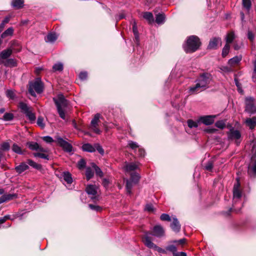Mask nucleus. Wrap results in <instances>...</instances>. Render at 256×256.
Wrapping results in <instances>:
<instances>
[{"label":"nucleus","mask_w":256,"mask_h":256,"mask_svg":"<svg viewBox=\"0 0 256 256\" xmlns=\"http://www.w3.org/2000/svg\"><path fill=\"white\" fill-rule=\"evenodd\" d=\"M142 242L148 248L153 249L160 253L166 254L168 252H171L174 256H176V240L170 242L166 246V249H162L153 243L148 236V232H146L142 238Z\"/></svg>","instance_id":"obj_1"},{"label":"nucleus","mask_w":256,"mask_h":256,"mask_svg":"<svg viewBox=\"0 0 256 256\" xmlns=\"http://www.w3.org/2000/svg\"><path fill=\"white\" fill-rule=\"evenodd\" d=\"M212 76L208 72H204L200 74L198 78L196 80V84L194 86L190 88V91L192 94L198 93L208 88V84L212 82Z\"/></svg>","instance_id":"obj_2"},{"label":"nucleus","mask_w":256,"mask_h":256,"mask_svg":"<svg viewBox=\"0 0 256 256\" xmlns=\"http://www.w3.org/2000/svg\"><path fill=\"white\" fill-rule=\"evenodd\" d=\"M201 45L200 38L196 36L192 35L186 38L182 48L186 53L192 54L199 50Z\"/></svg>","instance_id":"obj_3"},{"label":"nucleus","mask_w":256,"mask_h":256,"mask_svg":"<svg viewBox=\"0 0 256 256\" xmlns=\"http://www.w3.org/2000/svg\"><path fill=\"white\" fill-rule=\"evenodd\" d=\"M236 182L234 184L233 188V200H232V206L230 208V210H234L236 212L240 211L241 206H238L237 205L240 201V198L242 196V192L240 190V183L236 180ZM240 206H242L241 202H240Z\"/></svg>","instance_id":"obj_4"},{"label":"nucleus","mask_w":256,"mask_h":256,"mask_svg":"<svg viewBox=\"0 0 256 256\" xmlns=\"http://www.w3.org/2000/svg\"><path fill=\"white\" fill-rule=\"evenodd\" d=\"M44 84L40 78H36L34 81L29 83L28 92L33 96H36V92L40 94L43 92Z\"/></svg>","instance_id":"obj_5"},{"label":"nucleus","mask_w":256,"mask_h":256,"mask_svg":"<svg viewBox=\"0 0 256 256\" xmlns=\"http://www.w3.org/2000/svg\"><path fill=\"white\" fill-rule=\"evenodd\" d=\"M18 108L30 122L35 121L36 117L32 107L23 102H20L18 104Z\"/></svg>","instance_id":"obj_6"},{"label":"nucleus","mask_w":256,"mask_h":256,"mask_svg":"<svg viewBox=\"0 0 256 256\" xmlns=\"http://www.w3.org/2000/svg\"><path fill=\"white\" fill-rule=\"evenodd\" d=\"M100 116V114H95L89 126V128L96 134H100L101 133V130L98 128Z\"/></svg>","instance_id":"obj_7"},{"label":"nucleus","mask_w":256,"mask_h":256,"mask_svg":"<svg viewBox=\"0 0 256 256\" xmlns=\"http://www.w3.org/2000/svg\"><path fill=\"white\" fill-rule=\"evenodd\" d=\"M254 98L252 97L246 98L245 110L250 114L256 113V106L254 105Z\"/></svg>","instance_id":"obj_8"},{"label":"nucleus","mask_w":256,"mask_h":256,"mask_svg":"<svg viewBox=\"0 0 256 256\" xmlns=\"http://www.w3.org/2000/svg\"><path fill=\"white\" fill-rule=\"evenodd\" d=\"M56 142H57L58 144L65 151L67 152H71L72 151V146L62 138L59 136L56 137Z\"/></svg>","instance_id":"obj_9"},{"label":"nucleus","mask_w":256,"mask_h":256,"mask_svg":"<svg viewBox=\"0 0 256 256\" xmlns=\"http://www.w3.org/2000/svg\"><path fill=\"white\" fill-rule=\"evenodd\" d=\"M216 115H208L200 116L198 119V122H200L205 125H210L214 123Z\"/></svg>","instance_id":"obj_10"},{"label":"nucleus","mask_w":256,"mask_h":256,"mask_svg":"<svg viewBox=\"0 0 256 256\" xmlns=\"http://www.w3.org/2000/svg\"><path fill=\"white\" fill-rule=\"evenodd\" d=\"M151 234L158 238H161L164 236V230L160 225L155 226L152 230Z\"/></svg>","instance_id":"obj_11"},{"label":"nucleus","mask_w":256,"mask_h":256,"mask_svg":"<svg viewBox=\"0 0 256 256\" xmlns=\"http://www.w3.org/2000/svg\"><path fill=\"white\" fill-rule=\"evenodd\" d=\"M53 100L57 108L58 106H59L60 108H62L66 107L68 104L67 100L65 99L64 96L62 94L58 95V98H54Z\"/></svg>","instance_id":"obj_12"},{"label":"nucleus","mask_w":256,"mask_h":256,"mask_svg":"<svg viewBox=\"0 0 256 256\" xmlns=\"http://www.w3.org/2000/svg\"><path fill=\"white\" fill-rule=\"evenodd\" d=\"M12 52V49L10 48L1 52H0V64H2V63H4V61L8 59Z\"/></svg>","instance_id":"obj_13"},{"label":"nucleus","mask_w":256,"mask_h":256,"mask_svg":"<svg viewBox=\"0 0 256 256\" xmlns=\"http://www.w3.org/2000/svg\"><path fill=\"white\" fill-rule=\"evenodd\" d=\"M26 146L32 150H38L41 152H46V150L40 146L38 143L34 142H28L26 144Z\"/></svg>","instance_id":"obj_14"},{"label":"nucleus","mask_w":256,"mask_h":256,"mask_svg":"<svg viewBox=\"0 0 256 256\" xmlns=\"http://www.w3.org/2000/svg\"><path fill=\"white\" fill-rule=\"evenodd\" d=\"M222 44V40L220 38H213L210 40L208 48L210 50H216L218 48V44Z\"/></svg>","instance_id":"obj_15"},{"label":"nucleus","mask_w":256,"mask_h":256,"mask_svg":"<svg viewBox=\"0 0 256 256\" xmlns=\"http://www.w3.org/2000/svg\"><path fill=\"white\" fill-rule=\"evenodd\" d=\"M86 191L88 195H91V198L92 200L96 199L95 196L97 194V188L95 185L90 184L88 185L86 188Z\"/></svg>","instance_id":"obj_16"},{"label":"nucleus","mask_w":256,"mask_h":256,"mask_svg":"<svg viewBox=\"0 0 256 256\" xmlns=\"http://www.w3.org/2000/svg\"><path fill=\"white\" fill-rule=\"evenodd\" d=\"M241 137V134L238 130L230 129L228 132V138L238 140Z\"/></svg>","instance_id":"obj_17"},{"label":"nucleus","mask_w":256,"mask_h":256,"mask_svg":"<svg viewBox=\"0 0 256 256\" xmlns=\"http://www.w3.org/2000/svg\"><path fill=\"white\" fill-rule=\"evenodd\" d=\"M245 124L250 129H254L256 126V117L246 118L245 120Z\"/></svg>","instance_id":"obj_18"},{"label":"nucleus","mask_w":256,"mask_h":256,"mask_svg":"<svg viewBox=\"0 0 256 256\" xmlns=\"http://www.w3.org/2000/svg\"><path fill=\"white\" fill-rule=\"evenodd\" d=\"M29 168L28 166L25 162H22L15 168V170L18 174H20Z\"/></svg>","instance_id":"obj_19"},{"label":"nucleus","mask_w":256,"mask_h":256,"mask_svg":"<svg viewBox=\"0 0 256 256\" xmlns=\"http://www.w3.org/2000/svg\"><path fill=\"white\" fill-rule=\"evenodd\" d=\"M138 168V165L134 162L126 163L124 166L125 170L126 172L134 171Z\"/></svg>","instance_id":"obj_20"},{"label":"nucleus","mask_w":256,"mask_h":256,"mask_svg":"<svg viewBox=\"0 0 256 256\" xmlns=\"http://www.w3.org/2000/svg\"><path fill=\"white\" fill-rule=\"evenodd\" d=\"M242 57L241 56H237L230 58L228 62V64L230 66H234L238 64L242 60Z\"/></svg>","instance_id":"obj_21"},{"label":"nucleus","mask_w":256,"mask_h":256,"mask_svg":"<svg viewBox=\"0 0 256 256\" xmlns=\"http://www.w3.org/2000/svg\"><path fill=\"white\" fill-rule=\"evenodd\" d=\"M94 146H93L92 145L88 143L84 144L82 146V149L85 152H93L96 151V148Z\"/></svg>","instance_id":"obj_22"},{"label":"nucleus","mask_w":256,"mask_h":256,"mask_svg":"<svg viewBox=\"0 0 256 256\" xmlns=\"http://www.w3.org/2000/svg\"><path fill=\"white\" fill-rule=\"evenodd\" d=\"M6 67H14L16 66V62L14 58H8L4 61V63H2Z\"/></svg>","instance_id":"obj_23"},{"label":"nucleus","mask_w":256,"mask_h":256,"mask_svg":"<svg viewBox=\"0 0 256 256\" xmlns=\"http://www.w3.org/2000/svg\"><path fill=\"white\" fill-rule=\"evenodd\" d=\"M24 0H12V6L16 9H20L23 7Z\"/></svg>","instance_id":"obj_24"},{"label":"nucleus","mask_w":256,"mask_h":256,"mask_svg":"<svg viewBox=\"0 0 256 256\" xmlns=\"http://www.w3.org/2000/svg\"><path fill=\"white\" fill-rule=\"evenodd\" d=\"M143 17L147 20L149 24H152L154 22L153 15L150 12H145L144 13Z\"/></svg>","instance_id":"obj_25"},{"label":"nucleus","mask_w":256,"mask_h":256,"mask_svg":"<svg viewBox=\"0 0 256 256\" xmlns=\"http://www.w3.org/2000/svg\"><path fill=\"white\" fill-rule=\"evenodd\" d=\"M234 38L235 35L234 32H230L228 33L225 38L226 44H228L230 45V44L232 43Z\"/></svg>","instance_id":"obj_26"},{"label":"nucleus","mask_w":256,"mask_h":256,"mask_svg":"<svg viewBox=\"0 0 256 256\" xmlns=\"http://www.w3.org/2000/svg\"><path fill=\"white\" fill-rule=\"evenodd\" d=\"M165 16L163 14H159L156 16V22L158 24H162L164 22Z\"/></svg>","instance_id":"obj_27"},{"label":"nucleus","mask_w":256,"mask_h":256,"mask_svg":"<svg viewBox=\"0 0 256 256\" xmlns=\"http://www.w3.org/2000/svg\"><path fill=\"white\" fill-rule=\"evenodd\" d=\"M135 184L130 180H126V190L128 194H132V190Z\"/></svg>","instance_id":"obj_28"},{"label":"nucleus","mask_w":256,"mask_h":256,"mask_svg":"<svg viewBox=\"0 0 256 256\" xmlns=\"http://www.w3.org/2000/svg\"><path fill=\"white\" fill-rule=\"evenodd\" d=\"M92 166L97 176H99L100 178L103 176L104 173L102 171L101 169L98 166H97L95 164L92 163Z\"/></svg>","instance_id":"obj_29"},{"label":"nucleus","mask_w":256,"mask_h":256,"mask_svg":"<svg viewBox=\"0 0 256 256\" xmlns=\"http://www.w3.org/2000/svg\"><path fill=\"white\" fill-rule=\"evenodd\" d=\"M140 178V176L138 173H132L130 175V180L134 182V184H136Z\"/></svg>","instance_id":"obj_30"},{"label":"nucleus","mask_w":256,"mask_h":256,"mask_svg":"<svg viewBox=\"0 0 256 256\" xmlns=\"http://www.w3.org/2000/svg\"><path fill=\"white\" fill-rule=\"evenodd\" d=\"M12 149L14 152L18 154H24V151L22 150L21 148L16 144H13Z\"/></svg>","instance_id":"obj_31"},{"label":"nucleus","mask_w":256,"mask_h":256,"mask_svg":"<svg viewBox=\"0 0 256 256\" xmlns=\"http://www.w3.org/2000/svg\"><path fill=\"white\" fill-rule=\"evenodd\" d=\"M57 39V36L55 34H49L46 36V42H53Z\"/></svg>","instance_id":"obj_32"},{"label":"nucleus","mask_w":256,"mask_h":256,"mask_svg":"<svg viewBox=\"0 0 256 256\" xmlns=\"http://www.w3.org/2000/svg\"><path fill=\"white\" fill-rule=\"evenodd\" d=\"M13 33L14 29L12 28H9L2 34L1 37L2 38H4L8 36H12Z\"/></svg>","instance_id":"obj_33"},{"label":"nucleus","mask_w":256,"mask_h":256,"mask_svg":"<svg viewBox=\"0 0 256 256\" xmlns=\"http://www.w3.org/2000/svg\"><path fill=\"white\" fill-rule=\"evenodd\" d=\"M132 31L135 36L136 40L137 42L138 41V32L136 26V24L135 20L132 23Z\"/></svg>","instance_id":"obj_34"},{"label":"nucleus","mask_w":256,"mask_h":256,"mask_svg":"<svg viewBox=\"0 0 256 256\" xmlns=\"http://www.w3.org/2000/svg\"><path fill=\"white\" fill-rule=\"evenodd\" d=\"M64 180L67 182L68 184H72V179L71 176V174L68 172H66L64 173L63 175Z\"/></svg>","instance_id":"obj_35"},{"label":"nucleus","mask_w":256,"mask_h":256,"mask_svg":"<svg viewBox=\"0 0 256 256\" xmlns=\"http://www.w3.org/2000/svg\"><path fill=\"white\" fill-rule=\"evenodd\" d=\"M27 163L32 166V168H36L37 170H40L41 168V165L35 162L32 160L28 159L27 160Z\"/></svg>","instance_id":"obj_36"},{"label":"nucleus","mask_w":256,"mask_h":256,"mask_svg":"<svg viewBox=\"0 0 256 256\" xmlns=\"http://www.w3.org/2000/svg\"><path fill=\"white\" fill-rule=\"evenodd\" d=\"M94 174V172L90 168L88 167L86 168V176L87 180H90V178H92L93 177Z\"/></svg>","instance_id":"obj_37"},{"label":"nucleus","mask_w":256,"mask_h":256,"mask_svg":"<svg viewBox=\"0 0 256 256\" xmlns=\"http://www.w3.org/2000/svg\"><path fill=\"white\" fill-rule=\"evenodd\" d=\"M230 49V45L228 44H226L224 46V48L222 50V57H226L228 54Z\"/></svg>","instance_id":"obj_38"},{"label":"nucleus","mask_w":256,"mask_h":256,"mask_svg":"<svg viewBox=\"0 0 256 256\" xmlns=\"http://www.w3.org/2000/svg\"><path fill=\"white\" fill-rule=\"evenodd\" d=\"M248 170L250 174L252 172V174L256 176V160L248 166Z\"/></svg>","instance_id":"obj_39"},{"label":"nucleus","mask_w":256,"mask_h":256,"mask_svg":"<svg viewBox=\"0 0 256 256\" xmlns=\"http://www.w3.org/2000/svg\"><path fill=\"white\" fill-rule=\"evenodd\" d=\"M128 145L130 148L134 150L139 148L138 144L136 142L132 140L128 142Z\"/></svg>","instance_id":"obj_40"},{"label":"nucleus","mask_w":256,"mask_h":256,"mask_svg":"<svg viewBox=\"0 0 256 256\" xmlns=\"http://www.w3.org/2000/svg\"><path fill=\"white\" fill-rule=\"evenodd\" d=\"M213 168V162L212 160H209L208 162L204 166V170L208 171V172H212Z\"/></svg>","instance_id":"obj_41"},{"label":"nucleus","mask_w":256,"mask_h":256,"mask_svg":"<svg viewBox=\"0 0 256 256\" xmlns=\"http://www.w3.org/2000/svg\"><path fill=\"white\" fill-rule=\"evenodd\" d=\"M251 5L250 0H242V6L248 10H249L250 8Z\"/></svg>","instance_id":"obj_42"},{"label":"nucleus","mask_w":256,"mask_h":256,"mask_svg":"<svg viewBox=\"0 0 256 256\" xmlns=\"http://www.w3.org/2000/svg\"><path fill=\"white\" fill-rule=\"evenodd\" d=\"M14 118V114L12 113L6 112L3 116V120L6 121L11 120Z\"/></svg>","instance_id":"obj_43"},{"label":"nucleus","mask_w":256,"mask_h":256,"mask_svg":"<svg viewBox=\"0 0 256 256\" xmlns=\"http://www.w3.org/2000/svg\"><path fill=\"white\" fill-rule=\"evenodd\" d=\"M88 207L92 210L98 212H100L102 210V208L99 206L89 204Z\"/></svg>","instance_id":"obj_44"},{"label":"nucleus","mask_w":256,"mask_h":256,"mask_svg":"<svg viewBox=\"0 0 256 256\" xmlns=\"http://www.w3.org/2000/svg\"><path fill=\"white\" fill-rule=\"evenodd\" d=\"M215 126H216L217 128H219L223 129L226 126L225 121H224L223 120L217 121L215 123Z\"/></svg>","instance_id":"obj_45"},{"label":"nucleus","mask_w":256,"mask_h":256,"mask_svg":"<svg viewBox=\"0 0 256 256\" xmlns=\"http://www.w3.org/2000/svg\"><path fill=\"white\" fill-rule=\"evenodd\" d=\"M186 240L184 238H182L177 240V250L178 248H182L183 246L186 244Z\"/></svg>","instance_id":"obj_46"},{"label":"nucleus","mask_w":256,"mask_h":256,"mask_svg":"<svg viewBox=\"0 0 256 256\" xmlns=\"http://www.w3.org/2000/svg\"><path fill=\"white\" fill-rule=\"evenodd\" d=\"M34 157H38L46 159V160H48V156L47 154H46L40 152H35L34 153Z\"/></svg>","instance_id":"obj_47"},{"label":"nucleus","mask_w":256,"mask_h":256,"mask_svg":"<svg viewBox=\"0 0 256 256\" xmlns=\"http://www.w3.org/2000/svg\"><path fill=\"white\" fill-rule=\"evenodd\" d=\"M54 71H62L63 70V64L62 63H58L54 65L52 67Z\"/></svg>","instance_id":"obj_48"},{"label":"nucleus","mask_w":256,"mask_h":256,"mask_svg":"<svg viewBox=\"0 0 256 256\" xmlns=\"http://www.w3.org/2000/svg\"><path fill=\"white\" fill-rule=\"evenodd\" d=\"M188 125L190 128H197L198 126V122H194L192 120H188Z\"/></svg>","instance_id":"obj_49"},{"label":"nucleus","mask_w":256,"mask_h":256,"mask_svg":"<svg viewBox=\"0 0 256 256\" xmlns=\"http://www.w3.org/2000/svg\"><path fill=\"white\" fill-rule=\"evenodd\" d=\"M86 162L84 159L81 158L78 162V167L79 169H83L85 168Z\"/></svg>","instance_id":"obj_50"},{"label":"nucleus","mask_w":256,"mask_h":256,"mask_svg":"<svg viewBox=\"0 0 256 256\" xmlns=\"http://www.w3.org/2000/svg\"><path fill=\"white\" fill-rule=\"evenodd\" d=\"M4 198H6V202L12 200L14 198H16V194H4Z\"/></svg>","instance_id":"obj_51"},{"label":"nucleus","mask_w":256,"mask_h":256,"mask_svg":"<svg viewBox=\"0 0 256 256\" xmlns=\"http://www.w3.org/2000/svg\"><path fill=\"white\" fill-rule=\"evenodd\" d=\"M57 110H58V114L60 115V116L63 120H64L65 119V113H64V110H62V108H60V106H58Z\"/></svg>","instance_id":"obj_52"},{"label":"nucleus","mask_w":256,"mask_h":256,"mask_svg":"<svg viewBox=\"0 0 256 256\" xmlns=\"http://www.w3.org/2000/svg\"><path fill=\"white\" fill-rule=\"evenodd\" d=\"M6 96L12 100H14L15 98L14 92L12 90H8L6 92Z\"/></svg>","instance_id":"obj_53"},{"label":"nucleus","mask_w":256,"mask_h":256,"mask_svg":"<svg viewBox=\"0 0 256 256\" xmlns=\"http://www.w3.org/2000/svg\"><path fill=\"white\" fill-rule=\"evenodd\" d=\"M160 218L163 221H168L170 222L171 220V218L170 216L166 214H163L160 216Z\"/></svg>","instance_id":"obj_54"},{"label":"nucleus","mask_w":256,"mask_h":256,"mask_svg":"<svg viewBox=\"0 0 256 256\" xmlns=\"http://www.w3.org/2000/svg\"><path fill=\"white\" fill-rule=\"evenodd\" d=\"M37 124L42 128H44L45 124L44 123V118L42 117L38 118V120H37Z\"/></svg>","instance_id":"obj_55"},{"label":"nucleus","mask_w":256,"mask_h":256,"mask_svg":"<svg viewBox=\"0 0 256 256\" xmlns=\"http://www.w3.org/2000/svg\"><path fill=\"white\" fill-rule=\"evenodd\" d=\"M100 154H104V150H103L102 148L98 144H94V146Z\"/></svg>","instance_id":"obj_56"},{"label":"nucleus","mask_w":256,"mask_h":256,"mask_svg":"<svg viewBox=\"0 0 256 256\" xmlns=\"http://www.w3.org/2000/svg\"><path fill=\"white\" fill-rule=\"evenodd\" d=\"M42 138L44 142L48 143H51L52 142H56V140H54L53 138L50 136H44Z\"/></svg>","instance_id":"obj_57"},{"label":"nucleus","mask_w":256,"mask_h":256,"mask_svg":"<svg viewBox=\"0 0 256 256\" xmlns=\"http://www.w3.org/2000/svg\"><path fill=\"white\" fill-rule=\"evenodd\" d=\"M145 210H146L149 212H152L154 210V207L152 204H146L145 208Z\"/></svg>","instance_id":"obj_58"},{"label":"nucleus","mask_w":256,"mask_h":256,"mask_svg":"<svg viewBox=\"0 0 256 256\" xmlns=\"http://www.w3.org/2000/svg\"><path fill=\"white\" fill-rule=\"evenodd\" d=\"M88 76V74L86 72H82L79 74V78L82 80H84Z\"/></svg>","instance_id":"obj_59"},{"label":"nucleus","mask_w":256,"mask_h":256,"mask_svg":"<svg viewBox=\"0 0 256 256\" xmlns=\"http://www.w3.org/2000/svg\"><path fill=\"white\" fill-rule=\"evenodd\" d=\"M110 184V181L108 179L103 178L102 181V184L105 188H107Z\"/></svg>","instance_id":"obj_60"},{"label":"nucleus","mask_w":256,"mask_h":256,"mask_svg":"<svg viewBox=\"0 0 256 256\" xmlns=\"http://www.w3.org/2000/svg\"><path fill=\"white\" fill-rule=\"evenodd\" d=\"M1 146L3 150H8L10 149V144L8 142H4L2 144Z\"/></svg>","instance_id":"obj_61"},{"label":"nucleus","mask_w":256,"mask_h":256,"mask_svg":"<svg viewBox=\"0 0 256 256\" xmlns=\"http://www.w3.org/2000/svg\"><path fill=\"white\" fill-rule=\"evenodd\" d=\"M217 131V130L214 128H208L205 130V132L208 134H214Z\"/></svg>","instance_id":"obj_62"},{"label":"nucleus","mask_w":256,"mask_h":256,"mask_svg":"<svg viewBox=\"0 0 256 256\" xmlns=\"http://www.w3.org/2000/svg\"><path fill=\"white\" fill-rule=\"evenodd\" d=\"M248 38L250 41H253L254 38V34L251 32L248 31Z\"/></svg>","instance_id":"obj_63"},{"label":"nucleus","mask_w":256,"mask_h":256,"mask_svg":"<svg viewBox=\"0 0 256 256\" xmlns=\"http://www.w3.org/2000/svg\"><path fill=\"white\" fill-rule=\"evenodd\" d=\"M138 154L140 156H144V154H145V152L144 150H143L142 148H138Z\"/></svg>","instance_id":"obj_64"}]
</instances>
